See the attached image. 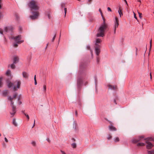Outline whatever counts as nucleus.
Returning a JSON list of instances; mask_svg holds the SVG:
<instances>
[{"label": "nucleus", "mask_w": 154, "mask_h": 154, "mask_svg": "<svg viewBox=\"0 0 154 154\" xmlns=\"http://www.w3.org/2000/svg\"><path fill=\"white\" fill-rule=\"evenodd\" d=\"M47 140L49 142V143H50V142H51V141L49 139V138H48L47 139Z\"/></svg>", "instance_id": "obj_47"}, {"label": "nucleus", "mask_w": 154, "mask_h": 154, "mask_svg": "<svg viewBox=\"0 0 154 154\" xmlns=\"http://www.w3.org/2000/svg\"><path fill=\"white\" fill-rule=\"evenodd\" d=\"M14 64L15 63H12V64H11L10 65H9V66H10L11 69H14L15 68V66L14 65Z\"/></svg>", "instance_id": "obj_22"}, {"label": "nucleus", "mask_w": 154, "mask_h": 154, "mask_svg": "<svg viewBox=\"0 0 154 154\" xmlns=\"http://www.w3.org/2000/svg\"><path fill=\"white\" fill-rule=\"evenodd\" d=\"M152 46V39H151L150 41V49L151 48Z\"/></svg>", "instance_id": "obj_31"}, {"label": "nucleus", "mask_w": 154, "mask_h": 154, "mask_svg": "<svg viewBox=\"0 0 154 154\" xmlns=\"http://www.w3.org/2000/svg\"><path fill=\"white\" fill-rule=\"evenodd\" d=\"M109 130L111 131H116V129L112 125L109 126Z\"/></svg>", "instance_id": "obj_16"}, {"label": "nucleus", "mask_w": 154, "mask_h": 154, "mask_svg": "<svg viewBox=\"0 0 154 154\" xmlns=\"http://www.w3.org/2000/svg\"><path fill=\"white\" fill-rule=\"evenodd\" d=\"M7 91H6V92H5L4 93V94L5 95H6L7 94Z\"/></svg>", "instance_id": "obj_54"}, {"label": "nucleus", "mask_w": 154, "mask_h": 154, "mask_svg": "<svg viewBox=\"0 0 154 154\" xmlns=\"http://www.w3.org/2000/svg\"><path fill=\"white\" fill-rule=\"evenodd\" d=\"M64 12H65L64 16H65V17L66 16V12H67V9H66V8H64Z\"/></svg>", "instance_id": "obj_34"}, {"label": "nucleus", "mask_w": 154, "mask_h": 154, "mask_svg": "<svg viewBox=\"0 0 154 154\" xmlns=\"http://www.w3.org/2000/svg\"><path fill=\"white\" fill-rule=\"evenodd\" d=\"M85 67V64L83 63H81L80 65V68L79 72V73L80 75H81L82 72L84 71V69Z\"/></svg>", "instance_id": "obj_8"}, {"label": "nucleus", "mask_w": 154, "mask_h": 154, "mask_svg": "<svg viewBox=\"0 0 154 154\" xmlns=\"http://www.w3.org/2000/svg\"><path fill=\"white\" fill-rule=\"evenodd\" d=\"M34 80H36V75H35L34 76Z\"/></svg>", "instance_id": "obj_55"}, {"label": "nucleus", "mask_w": 154, "mask_h": 154, "mask_svg": "<svg viewBox=\"0 0 154 154\" xmlns=\"http://www.w3.org/2000/svg\"><path fill=\"white\" fill-rule=\"evenodd\" d=\"M2 77H0V87H1L2 85Z\"/></svg>", "instance_id": "obj_29"}, {"label": "nucleus", "mask_w": 154, "mask_h": 154, "mask_svg": "<svg viewBox=\"0 0 154 154\" xmlns=\"http://www.w3.org/2000/svg\"><path fill=\"white\" fill-rule=\"evenodd\" d=\"M35 120H34V122L33 125V126L32 127V128H33L34 127L35 125Z\"/></svg>", "instance_id": "obj_52"}, {"label": "nucleus", "mask_w": 154, "mask_h": 154, "mask_svg": "<svg viewBox=\"0 0 154 154\" xmlns=\"http://www.w3.org/2000/svg\"><path fill=\"white\" fill-rule=\"evenodd\" d=\"M138 13L139 15V17L140 18H141L142 17V14L141 13H140L139 12H138Z\"/></svg>", "instance_id": "obj_39"}, {"label": "nucleus", "mask_w": 154, "mask_h": 154, "mask_svg": "<svg viewBox=\"0 0 154 154\" xmlns=\"http://www.w3.org/2000/svg\"><path fill=\"white\" fill-rule=\"evenodd\" d=\"M151 138H146L143 140L145 141L147 143L146 146L147 149H149L152 148L153 146V145L149 141V140H151Z\"/></svg>", "instance_id": "obj_5"}, {"label": "nucleus", "mask_w": 154, "mask_h": 154, "mask_svg": "<svg viewBox=\"0 0 154 154\" xmlns=\"http://www.w3.org/2000/svg\"><path fill=\"white\" fill-rule=\"evenodd\" d=\"M46 87L45 85H43V91L45 92L46 91Z\"/></svg>", "instance_id": "obj_32"}, {"label": "nucleus", "mask_w": 154, "mask_h": 154, "mask_svg": "<svg viewBox=\"0 0 154 154\" xmlns=\"http://www.w3.org/2000/svg\"><path fill=\"white\" fill-rule=\"evenodd\" d=\"M118 12L119 14L120 17H121L122 15H123V14L122 13V10L120 8H119V10H118Z\"/></svg>", "instance_id": "obj_25"}, {"label": "nucleus", "mask_w": 154, "mask_h": 154, "mask_svg": "<svg viewBox=\"0 0 154 154\" xmlns=\"http://www.w3.org/2000/svg\"><path fill=\"white\" fill-rule=\"evenodd\" d=\"M2 13L1 12H0V19L2 17Z\"/></svg>", "instance_id": "obj_48"}, {"label": "nucleus", "mask_w": 154, "mask_h": 154, "mask_svg": "<svg viewBox=\"0 0 154 154\" xmlns=\"http://www.w3.org/2000/svg\"><path fill=\"white\" fill-rule=\"evenodd\" d=\"M148 154H154V150L151 151H147Z\"/></svg>", "instance_id": "obj_24"}, {"label": "nucleus", "mask_w": 154, "mask_h": 154, "mask_svg": "<svg viewBox=\"0 0 154 154\" xmlns=\"http://www.w3.org/2000/svg\"><path fill=\"white\" fill-rule=\"evenodd\" d=\"M125 3H126V4L128 6V3H127V1L125 2Z\"/></svg>", "instance_id": "obj_62"}, {"label": "nucleus", "mask_w": 154, "mask_h": 154, "mask_svg": "<svg viewBox=\"0 0 154 154\" xmlns=\"http://www.w3.org/2000/svg\"><path fill=\"white\" fill-rule=\"evenodd\" d=\"M145 145V144L142 143H138L137 144L138 146H143Z\"/></svg>", "instance_id": "obj_21"}, {"label": "nucleus", "mask_w": 154, "mask_h": 154, "mask_svg": "<svg viewBox=\"0 0 154 154\" xmlns=\"http://www.w3.org/2000/svg\"><path fill=\"white\" fill-rule=\"evenodd\" d=\"M87 49L88 50H90V47L89 46H88L87 47Z\"/></svg>", "instance_id": "obj_50"}, {"label": "nucleus", "mask_w": 154, "mask_h": 154, "mask_svg": "<svg viewBox=\"0 0 154 154\" xmlns=\"http://www.w3.org/2000/svg\"><path fill=\"white\" fill-rule=\"evenodd\" d=\"M144 137L143 136H141L139 137L138 139H133L132 140V142L134 143H136L142 140V139Z\"/></svg>", "instance_id": "obj_10"}, {"label": "nucleus", "mask_w": 154, "mask_h": 154, "mask_svg": "<svg viewBox=\"0 0 154 154\" xmlns=\"http://www.w3.org/2000/svg\"><path fill=\"white\" fill-rule=\"evenodd\" d=\"M108 25L101 24L98 29V33L97 34V37L104 36L105 31L108 28Z\"/></svg>", "instance_id": "obj_3"}, {"label": "nucleus", "mask_w": 154, "mask_h": 154, "mask_svg": "<svg viewBox=\"0 0 154 154\" xmlns=\"http://www.w3.org/2000/svg\"><path fill=\"white\" fill-rule=\"evenodd\" d=\"M7 85L9 88L13 87V90L14 91L17 90V88H19L21 84V82L20 81H16L14 82H12L9 80L6 81Z\"/></svg>", "instance_id": "obj_2"}, {"label": "nucleus", "mask_w": 154, "mask_h": 154, "mask_svg": "<svg viewBox=\"0 0 154 154\" xmlns=\"http://www.w3.org/2000/svg\"><path fill=\"white\" fill-rule=\"evenodd\" d=\"M60 151H61V152L62 153V154H66L65 152H64L62 150H61Z\"/></svg>", "instance_id": "obj_45"}, {"label": "nucleus", "mask_w": 154, "mask_h": 154, "mask_svg": "<svg viewBox=\"0 0 154 154\" xmlns=\"http://www.w3.org/2000/svg\"><path fill=\"white\" fill-rule=\"evenodd\" d=\"M133 12V13L134 14V18L135 19H136L137 20V17L136 16V14L135 13L134 11Z\"/></svg>", "instance_id": "obj_41"}, {"label": "nucleus", "mask_w": 154, "mask_h": 154, "mask_svg": "<svg viewBox=\"0 0 154 154\" xmlns=\"http://www.w3.org/2000/svg\"><path fill=\"white\" fill-rule=\"evenodd\" d=\"M102 18H103V23L102 24L108 25L107 23H106V22H105V19L103 17V16Z\"/></svg>", "instance_id": "obj_26"}, {"label": "nucleus", "mask_w": 154, "mask_h": 154, "mask_svg": "<svg viewBox=\"0 0 154 154\" xmlns=\"http://www.w3.org/2000/svg\"><path fill=\"white\" fill-rule=\"evenodd\" d=\"M107 10L108 11L111 12L112 11L111 8L109 7H108Z\"/></svg>", "instance_id": "obj_44"}, {"label": "nucleus", "mask_w": 154, "mask_h": 154, "mask_svg": "<svg viewBox=\"0 0 154 154\" xmlns=\"http://www.w3.org/2000/svg\"><path fill=\"white\" fill-rule=\"evenodd\" d=\"M150 78H151V79H152V75H151V73H150Z\"/></svg>", "instance_id": "obj_59"}, {"label": "nucleus", "mask_w": 154, "mask_h": 154, "mask_svg": "<svg viewBox=\"0 0 154 154\" xmlns=\"http://www.w3.org/2000/svg\"><path fill=\"white\" fill-rule=\"evenodd\" d=\"M17 44V42L14 44V46L15 47H17L18 46Z\"/></svg>", "instance_id": "obj_38"}, {"label": "nucleus", "mask_w": 154, "mask_h": 154, "mask_svg": "<svg viewBox=\"0 0 154 154\" xmlns=\"http://www.w3.org/2000/svg\"><path fill=\"white\" fill-rule=\"evenodd\" d=\"M12 99H13L11 97H9L8 98V100L11 101V106L12 107V110L10 112V113L12 116H13L16 112V109L15 106L13 104L14 102L12 101Z\"/></svg>", "instance_id": "obj_4"}, {"label": "nucleus", "mask_w": 154, "mask_h": 154, "mask_svg": "<svg viewBox=\"0 0 154 154\" xmlns=\"http://www.w3.org/2000/svg\"><path fill=\"white\" fill-rule=\"evenodd\" d=\"M24 115L26 116V117L27 118L28 120H29V115H28L26 114V113H24Z\"/></svg>", "instance_id": "obj_35"}, {"label": "nucleus", "mask_w": 154, "mask_h": 154, "mask_svg": "<svg viewBox=\"0 0 154 154\" xmlns=\"http://www.w3.org/2000/svg\"><path fill=\"white\" fill-rule=\"evenodd\" d=\"M14 29V27L12 26H10L8 27H6L5 28V31L6 32H8L9 30H12Z\"/></svg>", "instance_id": "obj_13"}, {"label": "nucleus", "mask_w": 154, "mask_h": 154, "mask_svg": "<svg viewBox=\"0 0 154 154\" xmlns=\"http://www.w3.org/2000/svg\"><path fill=\"white\" fill-rule=\"evenodd\" d=\"M13 123L15 126H17V124L16 122V120L15 119H14L13 120Z\"/></svg>", "instance_id": "obj_23"}, {"label": "nucleus", "mask_w": 154, "mask_h": 154, "mask_svg": "<svg viewBox=\"0 0 154 154\" xmlns=\"http://www.w3.org/2000/svg\"><path fill=\"white\" fill-rule=\"evenodd\" d=\"M65 6V4L64 3H62L61 4V8H63Z\"/></svg>", "instance_id": "obj_33"}, {"label": "nucleus", "mask_w": 154, "mask_h": 154, "mask_svg": "<svg viewBox=\"0 0 154 154\" xmlns=\"http://www.w3.org/2000/svg\"><path fill=\"white\" fill-rule=\"evenodd\" d=\"M19 60V57L17 56H14L13 59V63H14L16 64L18 62Z\"/></svg>", "instance_id": "obj_12"}, {"label": "nucleus", "mask_w": 154, "mask_h": 154, "mask_svg": "<svg viewBox=\"0 0 154 154\" xmlns=\"http://www.w3.org/2000/svg\"><path fill=\"white\" fill-rule=\"evenodd\" d=\"M1 2H0V9H1L2 8V6L1 5Z\"/></svg>", "instance_id": "obj_58"}, {"label": "nucleus", "mask_w": 154, "mask_h": 154, "mask_svg": "<svg viewBox=\"0 0 154 154\" xmlns=\"http://www.w3.org/2000/svg\"><path fill=\"white\" fill-rule=\"evenodd\" d=\"M112 138V136L110 135H109L107 137V139L108 140H110Z\"/></svg>", "instance_id": "obj_37"}, {"label": "nucleus", "mask_w": 154, "mask_h": 154, "mask_svg": "<svg viewBox=\"0 0 154 154\" xmlns=\"http://www.w3.org/2000/svg\"><path fill=\"white\" fill-rule=\"evenodd\" d=\"M97 63H98L100 61V58L98 57H97Z\"/></svg>", "instance_id": "obj_40"}, {"label": "nucleus", "mask_w": 154, "mask_h": 154, "mask_svg": "<svg viewBox=\"0 0 154 154\" xmlns=\"http://www.w3.org/2000/svg\"><path fill=\"white\" fill-rule=\"evenodd\" d=\"M6 75L8 76H11V71L10 70H8L6 72Z\"/></svg>", "instance_id": "obj_17"}, {"label": "nucleus", "mask_w": 154, "mask_h": 154, "mask_svg": "<svg viewBox=\"0 0 154 154\" xmlns=\"http://www.w3.org/2000/svg\"><path fill=\"white\" fill-rule=\"evenodd\" d=\"M12 39H14V41L18 44H20L23 42V40L20 41L21 39V35H18L15 37L13 36L12 37Z\"/></svg>", "instance_id": "obj_6"}, {"label": "nucleus", "mask_w": 154, "mask_h": 154, "mask_svg": "<svg viewBox=\"0 0 154 154\" xmlns=\"http://www.w3.org/2000/svg\"><path fill=\"white\" fill-rule=\"evenodd\" d=\"M108 87L109 88L112 90H116L117 88L116 86H112L110 85H109Z\"/></svg>", "instance_id": "obj_15"}, {"label": "nucleus", "mask_w": 154, "mask_h": 154, "mask_svg": "<svg viewBox=\"0 0 154 154\" xmlns=\"http://www.w3.org/2000/svg\"><path fill=\"white\" fill-rule=\"evenodd\" d=\"M35 81V85H36L37 84V82L36 81V80H34Z\"/></svg>", "instance_id": "obj_51"}, {"label": "nucleus", "mask_w": 154, "mask_h": 154, "mask_svg": "<svg viewBox=\"0 0 154 154\" xmlns=\"http://www.w3.org/2000/svg\"><path fill=\"white\" fill-rule=\"evenodd\" d=\"M56 33H55L52 39V40H51V42H54V39L56 38Z\"/></svg>", "instance_id": "obj_30"}, {"label": "nucleus", "mask_w": 154, "mask_h": 154, "mask_svg": "<svg viewBox=\"0 0 154 154\" xmlns=\"http://www.w3.org/2000/svg\"><path fill=\"white\" fill-rule=\"evenodd\" d=\"M17 94L16 93H15L14 94L13 97H11L13 99L12 100H14V99H16V98L17 97V98H18V97H17Z\"/></svg>", "instance_id": "obj_18"}, {"label": "nucleus", "mask_w": 154, "mask_h": 154, "mask_svg": "<svg viewBox=\"0 0 154 154\" xmlns=\"http://www.w3.org/2000/svg\"><path fill=\"white\" fill-rule=\"evenodd\" d=\"M72 147L74 148L76 147V145L75 143H73L72 144Z\"/></svg>", "instance_id": "obj_28"}, {"label": "nucleus", "mask_w": 154, "mask_h": 154, "mask_svg": "<svg viewBox=\"0 0 154 154\" xmlns=\"http://www.w3.org/2000/svg\"><path fill=\"white\" fill-rule=\"evenodd\" d=\"M138 2H140V3H141V1L140 0H137Z\"/></svg>", "instance_id": "obj_57"}, {"label": "nucleus", "mask_w": 154, "mask_h": 154, "mask_svg": "<svg viewBox=\"0 0 154 154\" xmlns=\"http://www.w3.org/2000/svg\"><path fill=\"white\" fill-rule=\"evenodd\" d=\"M125 3H126V4L128 6V3H127V1L125 2Z\"/></svg>", "instance_id": "obj_61"}, {"label": "nucleus", "mask_w": 154, "mask_h": 154, "mask_svg": "<svg viewBox=\"0 0 154 154\" xmlns=\"http://www.w3.org/2000/svg\"><path fill=\"white\" fill-rule=\"evenodd\" d=\"M82 79L79 77L77 80V85L78 88L79 87L82 85Z\"/></svg>", "instance_id": "obj_11"}, {"label": "nucleus", "mask_w": 154, "mask_h": 154, "mask_svg": "<svg viewBox=\"0 0 154 154\" xmlns=\"http://www.w3.org/2000/svg\"><path fill=\"white\" fill-rule=\"evenodd\" d=\"M114 141L115 142H117L119 141V137H117L114 138Z\"/></svg>", "instance_id": "obj_19"}, {"label": "nucleus", "mask_w": 154, "mask_h": 154, "mask_svg": "<svg viewBox=\"0 0 154 154\" xmlns=\"http://www.w3.org/2000/svg\"><path fill=\"white\" fill-rule=\"evenodd\" d=\"M91 54H92V50H91Z\"/></svg>", "instance_id": "obj_64"}, {"label": "nucleus", "mask_w": 154, "mask_h": 154, "mask_svg": "<svg viewBox=\"0 0 154 154\" xmlns=\"http://www.w3.org/2000/svg\"><path fill=\"white\" fill-rule=\"evenodd\" d=\"M22 112L24 114V113H25L24 112V111H22Z\"/></svg>", "instance_id": "obj_63"}, {"label": "nucleus", "mask_w": 154, "mask_h": 154, "mask_svg": "<svg viewBox=\"0 0 154 154\" xmlns=\"http://www.w3.org/2000/svg\"><path fill=\"white\" fill-rule=\"evenodd\" d=\"M100 46L96 44V46L95 47V49L96 54L97 56H98L100 52Z\"/></svg>", "instance_id": "obj_9"}, {"label": "nucleus", "mask_w": 154, "mask_h": 154, "mask_svg": "<svg viewBox=\"0 0 154 154\" xmlns=\"http://www.w3.org/2000/svg\"><path fill=\"white\" fill-rule=\"evenodd\" d=\"M99 11H100V14H101V15L102 16V17H103V13L102 12V11L100 9V8L99 9Z\"/></svg>", "instance_id": "obj_36"}, {"label": "nucleus", "mask_w": 154, "mask_h": 154, "mask_svg": "<svg viewBox=\"0 0 154 154\" xmlns=\"http://www.w3.org/2000/svg\"><path fill=\"white\" fill-rule=\"evenodd\" d=\"M72 140L74 141H75V140L74 138H72Z\"/></svg>", "instance_id": "obj_60"}, {"label": "nucleus", "mask_w": 154, "mask_h": 154, "mask_svg": "<svg viewBox=\"0 0 154 154\" xmlns=\"http://www.w3.org/2000/svg\"><path fill=\"white\" fill-rule=\"evenodd\" d=\"M101 42V40L99 38H97L96 39V43H95V45L96 46V44L97 45V44Z\"/></svg>", "instance_id": "obj_20"}, {"label": "nucleus", "mask_w": 154, "mask_h": 154, "mask_svg": "<svg viewBox=\"0 0 154 154\" xmlns=\"http://www.w3.org/2000/svg\"><path fill=\"white\" fill-rule=\"evenodd\" d=\"M88 1L89 2H90V3H91V2L92 1V0H88Z\"/></svg>", "instance_id": "obj_56"}, {"label": "nucleus", "mask_w": 154, "mask_h": 154, "mask_svg": "<svg viewBox=\"0 0 154 154\" xmlns=\"http://www.w3.org/2000/svg\"><path fill=\"white\" fill-rule=\"evenodd\" d=\"M75 115L76 116H78V113H77V110H76L75 111Z\"/></svg>", "instance_id": "obj_46"}, {"label": "nucleus", "mask_w": 154, "mask_h": 154, "mask_svg": "<svg viewBox=\"0 0 154 154\" xmlns=\"http://www.w3.org/2000/svg\"><path fill=\"white\" fill-rule=\"evenodd\" d=\"M22 74L23 75V77L24 78H25L26 79H27L28 77V74L25 72H22Z\"/></svg>", "instance_id": "obj_14"}, {"label": "nucleus", "mask_w": 154, "mask_h": 154, "mask_svg": "<svg viewBox=\"0 0 154 154\" xmlns=\"http://www.w3.org/2000/svg\"><path fill=\"white\" fill-rule=\"evenodd\" d=\"M48 16L49 19H50L51 18L50 15L49 14H48Z\"/></svg>", "instance_id": "obj_53"}, {"label": "nucleus", "mask_w": 154, "mask_h": 154, "mask_svg": "<svg viewBox=\"0 0 154 154\" xmlns=\"http://www.w3.org/2000/svg\"><path fill=\"white\" fill-rule=\"evenodd\" d=\"M119 25V21L118 18L117 17H116V21L115 22V23L113 27L114 33L115 34L116 33V29L118 27Z\"/></svg>", "instance_id": "obj_7"}, {"label": "nucleus", "mask_w": 154, "mask_h": 154, "mask_svg": "<svg viewBox=\"0 0 154 154\" xmlns=\"http://www.w3.org/2000/svg\"><path fill=\"white\" fill-rule=\"evenodd\" d=\"M5 140L6 142H8V140L6 137H5Z\"/></svg>", "instance_id": "obj_49"}, {"label": "nucleus", "mask_w": 154, "mask_h": 154, "mask_svg": "<svg viewBox=\"0 0 154 154\" xmlns=\"http://www.w3.org/2000/svg\"><path fill=\"white\" fill-rule=\"evenodd\" d=\"M29 6L30 8L32 15L30 16V17L32 20H35L38 18L39 16V12L37 11L39 9L38 2L36 1L31 0L29 4Z\"/></svg>", "instance_id": "obj_1"}, {"label": "nucleus", "mask_w": 154, "mask_h": 154, "mask_svg": "<svg viewBox=\"0 0 154 154\" xmlns=\"http://www.w3.org/2000/svg\"><path fill=\"white\" fill-rule=\"evenodd\" d=\"M3 31L2 29L0 28V33L1 34H3Z\"/></svg>", "instance_id": "obj_43"}, {"label": "nucleus", "mask_w": 154, "mask_h": 154, "mask_svg": "<svg viewBox=\"0 0 154 154\" xmlns=\"http://www.w3.org/2000/svg\"><path fill=\"white\" fill-rule=\"evenodd\" d=\"M32 144L33 146H35V144H36L35 142V141L32 142Z\"/></svg>", "instance_id": "obj_42"}, {"label": "nucleus", "mask_w": 154, "mask_h": 154, "mask_svg": "<svg viewBox=\"0 0 154 154\" xmlns=\"http://www.w3.org/2000/svg\"><path fill=\"white\" fill-rule=\"evenodd\" d=\"M15 17H16V20H17L18 21L20 19L18 15L17 14H16L15 15Z\"/></svg>", "instance_id": "obj_27"}]
</instances>
